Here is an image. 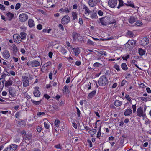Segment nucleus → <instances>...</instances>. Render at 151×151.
Masks as SVG:
<instances>
[{"label": "nucleus", "mask_w": 151, "mask_h": 151, "mask_svg": "<svg viewBox=\"0 0 151 151\" xmlns=\"http://www.w3.org/2000/svg\"><path fill=\"white\" fill-rule=\"evenodd\" d=\"M37 28L39 30H41L42 28V26L41 24H38L37 26Z\"/></svg>", "instance_id": "obj_62"}, {"label": "nucleus", "mask_w": 151, "mask_h": 151, "mask_svg": "<svg viewBox=\"0 0 151 151\" xmlns=\"http://www.w3.org/2000/svg\"><path fill=\"white\" fill-rule=\"evenodd\" d=\"M136 19L137 18L136 17L133 16H131L129 21L130 23H133L136 21Z\"/></svg>", "instance_id": "obj_26"}, {"label": "nucleus", "mask_w": 151, "mask_h": 151, "mask_svg": "<svg viewBox=\"0 0 151 151\" xmlns=\"http://www.w3.org/2000/svg\"><path fill=\"white\" fill-rule=\"evenodd\" d=\"M28 24L29 27L32 28L34 27L35 25L34 21L32 19H29L28 22Z\"/></svg>", "instance_id": "obj_22"}, {"label": "nucleus", "mask_w": 151, "mask_h": 151, "mask_svg": "<svg viewBox=\"0 0 151 151\" xmlns=\"http://www.w3.org/2000/svg\"><path fill=\"white\" fill-rule=\"evenodd\" d=\"M70 12V10L67 7H65L64 9V12H65L67 13H69Z\"/></svg>", "instance_id": "obj_55"}, {"label": "nucleus", "mask_w": 151, "mask_h": 151, "mask_svg": "<svg viewBox=\"0 0 151 151\" xmlns=\"http://www.w3.org/2000/svg\"><path fill=\"white\" fill-rule=\"evenodd\" d=\"M14 88H13L11 87L9 88V94L12 96H14L15 93L14 91Z\"/></svg>", "instance_id": "obj_31"}, {"label": "nucleus", "mask_w": 151, "mask_h": 151, "mask_svg": "<svg viewBox=\"0 0 151 151\" xmlns=\"http://www.w3.org/2000/svg\"><path fill=\"white\" fill-rule=\"evenodd\" d=\"M98 14L100 16H103V12L101 10H99L98 12Z\"/></svg>", "instance_id": "obj_57"}, {"label": "nucleus", "mask_w": 151, "mask_h": 151, "mask_svg": "<svg viewBox=\"0 0 151 151\" xmlns=\"http://www.w3.org/2000/svg\"><path fill=\"white\" fill-rule=\"evenodd\" d=\"M109 24L116 23L115 20L112 17H108Z\"/></svg>", "instance_id": "obj_28"}, {"label": "nucleus", "mask_w": 151, "mask_h": 151, "mask_svg": "<svg viewBox=\"0 0 151 151\" xmlns=\"http://www.w3.org/2000/svg\"><path fill=\"white\" fill-rule=\"evenodd\" d=\"M96 132V130L95 129L93 130H90L88 131V133L91 135V137H93V135Z\"/></svg>", "instance_id": "obj_30"}, {"label": "nucleus", "mask_w": 151, "mask_h": 151, "mask_svg": "<svg viewBox=\"0 0 151 151\" xmlns=\"http://www.w3.org/2000/svg\"><path fill=\"white\" fill-rule=\"evenodd\" d=\"M72 16L73 17V20H75L77 18V14H78L75 12H73L72 13Z\"/></svg>", "instance_id": "obj_36"}, {"label": "nucleus", "mask_w": 151, "mask_h": 151, "mask_svg": "<svg viewBox=\"0 0 151 151\" xmlns=\"http://www.w3.org/2000/svg\"><path fill=\"white\" fill-rule=\"evenodd\" d=\"M60 121L58 119H56L54 122V124L56 127L58 128L59 126Z\"/></svg>", "instance_id": "obj_43"}, {"label": "nucleus", "mask_w": 151, "mask_h": 151, "mask_svg": "<svg viewBox=\"0 0 151 151\" xmlns=\"http://www.w3.org/2000/svg\"><path fill=\"white\" fill-rule=\"evenodd\" d=\"M100 2V0H89L88 4L90 7H93L96 6L98 3Z\"/></svg>", "instance_id": "obj_9"}, {"label": "nucleus", "mask_w": 151, "mask_h": 151, "mask_svg": "<svg viewBox=\"0 0 151 151\" xmlns=\"http://www.w3.org/2000/svg\"><path fill=\"white\" fill-rule=\"evenodd\" d=\"M138 51L139 55L141 56L143 55L145 53V50L142 48H139Z\"/></svg>", "instance_id": "obj_27"}, {"label": "nucleus", "mask_w": 151, "mask_h": 151, "mask_svg": "<svg viewBox=\"0 0 151 151\" xmlns=\"http://www.w3.org/2000/svg\"><path fill=\"white\" fill-rule=\"evenodd\" d=\"M22 81L23 86L26 87L29 85V82L28 76H23L22 77Z\"/></svg>", "instance_id": "obj_2"}, {"label": "nucleus", "mask_w": 151, "mask_h": 151, "mask_svg": "<svg viewBox=\"0 0 151 151\" xmlns=\"http://www.w3.org/2000/svg\"><path fill=\"white\" fill-rule=\"evenodd\" d=\"M121 68L124 70L126 71L128 69V67L125 63H123L122 64Z\"/></svg>", "instance_id": "obj_32"}, {"label": "nucleus", "mask_w": 151, "mask_h": 151, "mask_svg": "<svg viewBox=\"0 0 151 151\" xmlns=\"http://www.w3.org/2000/svg\"><path fill=\"white\" fill-rule=\"evenodd\" d=\"M82 7L83 9L85 10L84 14L85 15L88 16L89 14L91 13V11L89 9L86 5L83 4L82 6Z\"/></svg>", "instance_id": "obj_13"}, {"label": "nucleus", "mask_w": 151, "mask_h": 151, "mask_svg": "<svg viewBox=\"0 0 151 151\" xmlns=\"http://www.w3.org/2000/svg\"><path fill=\"white\" fill-rule=\"evenodd\" d=\"M122 104V101H120L118 100H116L114 101V104L116 107H119Z\"/></svg>", "instance_id": "obj_23"}, {"label": "nucleus", "mask_w": 151, "mask_h": 151, "mask_svg": "<svg viewBox=\"0 0 151 151\" xmlns=\"http://www.w3.org/2000/svg\"><path fill=\"white\" fill-rule=\"evenodd\" d=\"M97 16V14L96 13H94L92 14L91 16V18L92 19H94L96 18Z\"/></svg>", "instance_id": "obj_52"}, {"label": "nucleus", "mask_w": 151, "mask_h": 151, "mask_svg": "<svg viewBox=\"0 0 151 151\" xmlns=\"http://www.w3.org/2000/svg\"><path fill=\"white\" fill-rule=\"evenodd\" d=\"M12 79L11 78H10L9 80L6 82L5 84V86L6 87H8L12 85Z\"/></svg>", "instance_id": "obj_20"}, {"label": "nucleus", "mask_w": 151, "mask_h": 151, "mask_svg": "<svg viewBox=\"0 0 151 151\" xmlns=\"http://www.w3.org/2000/svg\"><path fill=\"white\" fill-rule=\"evenodd\" d=\"M117 2V0H109L108 2V5L111 8H114L116 5Z\"/></svg>", "instance_id": "obj_10"}, {"label": "nucleus", "mask_w": 151, "mask_h": 151, "mask_svg": "<svg viewBox=\"0 0 151 151\" xmlns=\"http://www.w3.org/2000/svg\"><path fill=\"white\" fill-rule=\"evenodd\" d=\"M26 34L24 32H22L20 33L21 38L22 40H25L26 39Z\"/></svg>", "instance_id": "obj_33"}, {"label": "nucleus", "mask_w": 151, "mask_h": 151, "mask_svg": "<svg viewBox=\"0 0 151 151\" xmlns=\"http://www.w3.org/2000/svg\"><path fill=\"white\" fill-rule=\"evenodd\" d=\"M68 86L67 85H65L63 87L62 91L63 93H69V91L68 89Z\"/></svg>", "instance_id": "obj_24"}, {"label": "nucleus", "mask_w": 151, "mask_h": 151, "mask_svg": "<svg viewBox=\"0 0 151 151\" xmlns=\"http://www.w3.org/2000/svg\"><path fill=\"white\" fill-rule=\"evenodd\" d=\"M141 100L146 102L148 101L151 100V96H150V97H141L140 98Z\"/></svg>", "instance_id": "obj_35"}, {"label": "nucleus", "mask_w": 151, "mask_h": 151, "mask_svg": "<svg viewBox=\"0 0 151 151\" xmlns=\"http://www.w3.org/2000/svg\"><path fill=\"white\" fill-rule=\"evenodd\" d=\"M49 122L48 121H45L44 122V127L46 129H48L50 127Z\"/></svg>", "instance_id": "obj_34"}, {"label": "nucleus", "mask_w": 151, "mask_h": 151, "mask_svg": "<svg viewBox=\"0 0 151 151\" xmlns=\"http://www.w3.org/2000/svg\"><path fill=\"white\" fill-rule=\"evenodd\" d=\"M70 18L68 15L63 16L61 20V22L63 24H67L70 21Z\"/></svg>", "instance_id": "obj_8"}, {"label": "nucleus", "mask_w": 151, "mask_h": 151, "mask_svg": "<svg viewBox=\"0 0 151 151\" xmlns=\"http://www.w3.org/2000/svg\"><path fill=\"white\" fill-rule=\"evenodd\" d=\"M60 52L63 54H65L66 52V50L63 47H61V48Z\"/></svg>", "instance_id": "obj_47"}, {"label": "nucleus", "mask_w": 151, "mask_h": 151, "mask_svg": "<svg viewBox=\"0 0 151 151\" xmlns=\"http://www.w3.org/2000/svg\"><path fill=\"white\" fill-rule=\"evenodd\" d=\"M28 16L26 13H23L21 14L19 17V20L21 22H24L28 19Z\"/></svg>", "instance_id": "obj_7"}, {"label": "nucleus", "mask_w": 151, "mask_h": 151, "mask_svg": "<svg viewBox=\"0 0 151 151\" xmlns=\"http://www.w3.org/2000/svg\"><path fill=\"white\" fill-rule=\"evenodd\" d=\"M79 37H80V35L79 34L75 32H73L72 37L74 41H75Z\"/></svg>", "instance_id": "obj_15"}, {"label": "nucleus", "mask_w": 151, "mask_h": 151, "mask_svg": "<svg viewBox=\"0 0 151 151\" xmlns=\"http://www.w3.org/2000/svg\"><path fill=\"white\" fill-rule=\"evenodd\" d=\"M125 4L127 6H130L133 8H135L133 2L127 1V3H125Z\"/></svg>", "instance_id": "obj_29"}, {"label": "nucleus", "mask_w": 151, "mask_h": 151, "mask_svg": "<svg viewBox=\"0 0 151 151\" xmlns=\"http://www.w3.org/2000/svg\"><path fill=\"white\" fill-rule=\"evenodd\" d=\"M93 66L95 68L102 66V64L98 62H96L93 64Z\"/></svg>", "instance_id": "obj_41"}, {"label": "nucleus", "mask_w": 151, "mask_h": 151, "mask_svg": "<svg viewBox=\"0 0 151 151\" xmlns=\"http://www.w3.org/2000/svg\"><path fill=\"white\" fill-rule=\"evenodd\" d=\"M13 38L14 42L18 44L20 43L22 41L21 38V36L17 34L14 35Z\"/></svg>", "instance_id": "obj_5"}, {"label": "nucleus", "mask_w": 151, "mask_h": 151, "mask_svg": "<svg viewBox=\"0 0 151 151\" xmlns=\"http://www.w3.org/2000/svg\"><path fill=\"white\" fill-rule=\"evenodd\" d=\"M148 43L149 40L147 38L144 37L141 40V44L144 46L146 45Z\"/></svg>", "instance_id": "obj_16"}, {"label": "nucleus", "mask_w": 151, "mask_h": 151, "mask_svg": "<svg viewBox=\"0 0 151 151\" xmlns=\"http://www.w3.org/2000/svg\"><path fill=\"white\" fill-rule=\"evenodd\" d=\"M81 62L80 61H76V62H75V65H77V66H79V65H80L81 64Z\"/></svg>", "instance_id": "obj_63"}, {"label": "nucleus", "mask_w": 151, "mask_h": 151, "mask_svg": "<svg viewBox=\"0 0 151 151\" xmlns=\"http://www.w3.org/2000/svg\"><path fill=\"white\" fill-rule=\"evenodd\" d=\"M97 52L98 53L101 54V55H103L104 56H106L107 55L106 52L105 51H104L103 50H102L100 52L98 51Z\"/></svg>", "instance_id": "obj_40"}, {"label": "nucleus", "mask_w": 151, "mask_h": 151, "mask_svg": "<svg viewBox=\"0 0 151 151\" xmlns=\"http://www.w3.org/2000/svg\"><path fill=\"white\" fill-rule=\"evenodd\" d=\"M76 109H77V115L79 117L80 116V111L79 109L77 107H76Z\"/></svg>", "instance_id": "obj_56"}, {"label": "nucleus", "mask_w": 151, "mask_h": 151, "mask_svg": "<svg viewBox=\"0 0 151 151\" xmlns=\"http://www.w3.org/2000/svg\"><path fill=\"white\" fill-rule=\"evenodd\" d=\"M72 50L74 52L75 55L76 56H78L80 53V50L78 47L73 48Z\"/></svg>", "instance_id": "obj_19"}, {"label": "nucleus", "mask_w": 151, "mask_h": 151, "mask_svg": "<svg viewBox=\"0 0 151 151\" xmlns=\"http://www.w3.org/2000/svg\"><path fill=\"white\" fill-rule=\"evenodd\" d=\"M58 27L62 31H63L64 30V28L63 26L61 24H59L58 25Z\"/></svg>", "instance_id": "obj_51"}, {"label": "nucleus", "mask_w": 151, "mask_h": 151, "mask_svg": "<svg viewBox=\"0 0 151 151\" xmlns=\"http://www.w3.org/2000/svg\"><path fill=\"white\" fill-rule=\"evenodd\" d=\"M96 91L95 90H94L90 93L88 96V98L90 99L93 98L95 95L96 93Z\"/></svg>", "instance_id": "obj_25"}, {"label": "nucleus", "mask_w": 151, "mask_h": 151, "mask_svg": "<svg viewBox=\"0 0 151 151\" xmlns=\"http://www.w3.org/2000/svg\"><path fill=\"white\" fill-rule=\"evenodd\" d=\"M132 108L133 109V112L134 113L135 112L136 110V105H132Z\"/></svg>", "instance_id": "obj_54"}, {"label": "nucleus", "mask_w": 151, "mask_h": 151, "mask_svg": "<svg viewBox=\"0 0 151 151\" xmlns=\"http://www.w3.org/2000/svg\"><path fill=\"white\" fill-rule=\"evenodd\" d=\"M8 20L10 21L14 17V14L10 12H8L6 14Z\"/></svg>", "instance_id": "obj_21"}, {"label": "nucleus", "mask_w": 151, "mask_h": 151, "mask_svg": "<svg viewBox=\"0 0 151 151\" xmlns=\"http://www.w3.org/2000/svg\"><path fill=\"white\" fill-rule=\"evenodd\" d=\"M100 22L103 25L106 26L109 24L108 17L106 16L100 19Z\"/></svg>", "instance_id": "obj_6"}, {"label": "nucleus", "mask_w": 151, "mask_h": 151, "mask_svg": "<svg viewBox=\"0 0 151 151\" xmlns=\"http://www.w3.org/2000/svg\"><path fill=\"white\" fill-rule=\"evenodd\" d=\"M35 90L34 91V96L37 97H39L40 96V92L39 91V87H36L34 88Z\"/></svg>", "instance_id": "obj_14"}, {"label": "nucleus", "mask_w": 151, "mask_h": 151, "mask_svg": "<svg viewBox=\"0 0 151 151\" xmlns=\"http://www.w3.org/2000/svg\"><path fill=\"white\" fill-rule=\"evenodd\" d=\"M132 113V110L130 108L126 109L124 113V115L126 116H128L130 115Z\"/></svg>", "instance_id": "obj_17"}, {"label": "nucleus", "mask_w": 151, "mask_h": 151, "mask_svg": "<svg viewBox=\"0 0 151 151\" xmlns=\"http://www.w3.org/2000/svg\"><path fill=\"white\" fill-rule=\"evenodd\" d=\"M2 57L6 59H8L10 57V53L7 50H5L2 52Z\"/></svg>", "instance_id": "obj_11"}, {"label": "nucleus", "mask_w": 151, "mask_h": 151, "mask_svg": "<svg viewBox=\"0 0 151 151\" xmlns=\"http://www.w3.org/2000/svg\"><path fill=\"white\" fill-rule=\"evenodd\" d=\"M0 9L2 10H5V7L4 6L1 4H0Z\"/></svg>", "instance_id": "obj_60"}, {"label": "nucleus", "mask_w": 151, "mask_h": 151, "mask_svg": "<svg viewBox=\"0 0 151 151\" xmlns=\"http://www.w3.org/2000/svg\"><path fill=\"white\" fill-rule=\"evenodd\" d=\"M42 130V128L40 126H38L37 127V130L39 132H40L41 130Z\"/></svg>", "instance_id": "obj_53"}, {"label": "nucleus", "mask_w": 151, "mask_h": 151, "mask_svg": "<svg viewBox=\"0 0 151 151\" xmlns=\"http://www.w3.org/2000/svg\"><path fill=\"white\" fill-rule=\"evenodd\" d=\"M114 68L116 69L118 71H119L120 70L119 66L117 64H115L114 67Z\"/></svg>", "instance_id": "obj_45"}, {"label": "nucleus", "mask_w": 151, "mask_h": 151, "mask_svg": "<svg viewBox=\"0 0 151 151\" xmlns=\"http://www.w3.org/2000/svg\"><path fill=\"white\" fill-rule=\"evenodd\" d=\"M98 83L100 86H105L108 84V80L105 76H102L100 77L98 80Z\"/></svg>", "instance_id": "obj_1"}, {"label": "nucleus", "mask_w": 151, "mask_h": 151, "mask_svg": "<svg viewBox=\"0 0 151 151\" xmlns=\"http://www.w3.org/2000/svg\"><path fill=\"white\" fill-rule=\"evenodd\" d=\"M95 42L91 40H90V39L88 40L87 44V45H92L93 46L94 45Z\"/></svg>", "instance_id": "obj_39"}, {"label": "nucleus", "mask_w": 151, "mask_h": 151, "mask_svg": "<svg viewBox=\"0 0 151 151\" xmlns=\"http://www.w3.org/2000/svg\"><path fill=\"white\" fill-rule=\"evenodd\" d=\"M10 146L13 151H14L16 149L17 147V145L14 144H12Z\"/></svg>", "instance_id": "obj_38"}, {"label": "nucleus", "mask_w": 151, "mask_h": 151, "mask_svg": "<svg viewBox=\"0 0 151 151\" xmlns=\"http://www.w3.org/2000/svg\"><path fill=\"white\" fill-rule=\"evenodd\" d=\"M45 113L44 112H39L37 113V116L38 117H40L45 115Z\"/></svg>", "instance_id": "obj_46"}, {"label": "nucleus", "mask_w": 151, "mask_h": 151, "mask_svg": "<svg viewBox=\"0 0 151 151\" xmlns=\"http://www.w3.org/2000/svg\"><path fill=\"white\" fill-rule=\"evenodd\" d=\"M22 134L24 135V138H25V139L26 140H29L31 139L32 136V135L31 134H26L24 132H23V133H22Z\"/></svg>", "instance_id": "obj_18"}, {"label": "nucleus", "mask_w": 151, "mask_h": 151, "mask_svg": "<svg viewBox=\"0 0 151 151\" xmlns=\"http://www.w3.org/2000/svg\"><path fill=\"white\" fill-rule=\"evenodd\" d=\"M55 147L57 149H61V146L60 144L56 145L55 146Z\"/></svg>", "instance_id": "obj_59"}, {"label": "nucleus", "mask_w": 151, "mask_h": 151, "mask_svg": "<svg viewBox=\"0 0 151 151\" xmlns=\"http://www.w3.org/2000/svg\"><path fill=\"white\" fill-rule=\"evenodd\" d=\"M135 43V42L134 40H129L126 44V45H127V48L129 49H132V47L134 46Z\"/></svg>", "instance_id": "obj_12"}, {"label": "nucleus", "mask_w": 151, "mask_h": 151, "mask_svg": "<svg viewBox=\"0 0 151 151\" xmlns=\"http://www.w3.org/2000/svg\"><path fill=\"white\" fill-rule=\"evenodd\" d=\"M27 64L28 66H31L32 67H35L39 66L40 64V62L37 60L29 61Z\"/></svg>", "instance_id": "obj_3"}, {"label": "nucleus", "mask_w": 151, "mask_h": 151, "mask_svg": "<svg viewBox=\"0 0 151 151\" xmlns=\"http://www.w3.org/2000/svg\"><path fill=\"white\" fill-rule=\"evenodd\" d=\"M5 151H13L10 146L5 149Z\"/></svg>", "instance_id": "obj_64"}, {"label": "nucleus", "mask_w": 151, "mask_h": 151, "mask_svg": "<svg viewBox=\"0 0 151 151\" xmlns=\"http://www.w3.org/2000/svg\"><path fill=\"white\" fill-rule=\"evenodd\" d=\"M123 1H121L120 2H119V4L118 6L117 7V8H119L120 7L123 6Z\"/></svg>", "instance_id": "obj_61"}, {"label": "nucleus", "mask_w": 151, "mask_h": 151, "mask_svg": "<svg viewBox=\"0 0 151 151\" xmlns=\"http://www.w3.org/2000/svg\"><path fill=\"white\" fill-rule=\"evenodd\" d=\"M98 129V132L97 133L96 137L98 138H99L101 136V126L99 127Z\"/></svg>", "instance_id": "obj_37"}, {"label": "nucleus", "mask_w": 151, "mask_h": 151, "mask_svg": "<svg viewBox=\"0 0 151 151\" xmlns=\"http://www.w3.org/2000/svg\"><path fill=\"white\" fill-rule=\"evenodd\" d=\"M123 142L122 141H121L119 143V145H118L116 144L115 145V147H116L117 149L119 148H122L123 146Z\"/></svg>", "instance_id": "obj_42"}, {"label": "nucleus", "mask_w": 151, "mask_h": 151, "mask_svg": "<svg viewBox=\"0 0 151 151\" xmlns=\"http://www.w3.org/2000/svg\"><path fill=\"white\" fill-rule=\"evenodd\" d=\"M12 48L14 51L15 52H17V47L14 44L13 45Z\"/></svg>", "instance_id": "obj_50"}, {"label": "nucleus", "mask_w": 151, "mask_h": 151, "mask_svg": "<svg viewBox=\"0 0 151 151\" xmlns=\"http://www.w3.org/2000/svg\"><path fill=\"white\" fill-rule=\"evenodd\" d=\"M41 100L36 101L34 100H32V103L36 105H38L40 104L41 102Z\"/></svg>", "instance_id": "obj_48"}, {"label": "nucleus", "mask_w": 151, "mask_h": 151, "mask_svg": "<svg viewBox=\"0 0 151 151\" xmlns=\"http://www.w3.org/2000/svg\"><path fill=\"white\" fill-rule=\"evenodd\" d=\"M129 55H124L122 57V58L123 60L127 61V59L129 58Z\"/></svg>", "instance_id": "obj_44"}, {"label": "nucleus", "mask_w": 151, "mask_h": 151, "mask_svg": "<svg viewBox=\"0 0 151 151\" xmlns=\"http://www.w3.org/2000/svg\"><path fill=\"white\" fill-rule=\"evenodd\" d=\"M21 4L20 3H18L16 5L15 9L16 10H18L19 9L20 7Z\"/></svg>", "instance_id": "obj_49"}, {"label": "nucleus", "mask_w": 151, "mask_h": 151, "mask_svg": "<svg viewBox=\"0 0 151 151\" xmlns=\"http://www.w3.org/2000/svg\"><path fill=\"white\" fill-rule=\"evenodd\" d=\"M127 82V81H126L125 80H123L122 81L121 86H124V85Z\"/></svg>", "instance_id": "obj_58"}, {"label": "nucleus", "mask_w": 151, "mask_h": 151, "mask_svg": "<svg viewBox=\"0 0 151 151\" xmlns=\"http://www.w3.org/2000/svg\"><path fill=\"white\" fill-rule=\"evenodd\" d=\"M137 116L139 117L142 116L144 117L145 116V112H143V108L141 107H139L137 108Z\"/></svg>", "instance_id": "obj_4"}]
</instances>
